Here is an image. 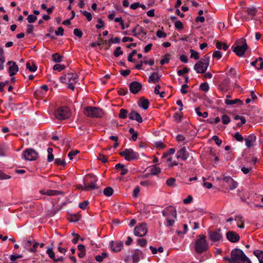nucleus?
Returning a JSON list of instances; mask_svg holds the SVG:
<instances>
[{
  "instance_id": "obj_1",
  "label": "nucleus",
  "mask_w": 263,
  "mask_h": 263,
  "mask_svg": "<svg viewBox=\"0 0 263 263\" xmlns=\"http://www.w3.org/2000/svg\"><path fill=\"white\" fill-rule=\"evenodd\" d=\"M162 214L165 217L164 224L168 227L173 226L177 218L175 208L173 206H167L162 211Z\"/></svg>"
},
{
  "instance_id": "obj_2",
  "label": "nucleus",
  "mask_w": 263,
  "mask_h": 263,
  "mask_svg": "<svg viewBox=\"0 0 263 263\" xmlns=\"http://www.w3.org/2000/svg\"><path fill=\"white\" fill-rule=\"evenodd\" d=\"M231 255V260L233 263H252L244 252L240 249H234L232 250Z\"/></svg>"
},
{
  "instance_id": "obj_3",
  "label": "nucleus",
  "mask_w": 263,
  "mask_h": 263,
  "mask_svg": "<svg viewBox=\"0 0 263 263\" xmlns=\"http://www.w3.org/2000/svg\"><path fill=\"white\" fill-rule=\"evenodd\" d=\"M60 80L62 83L67 84L68 88L73 90L74 85L78 82V75L76 73H68L61 77Z\"/></svg>"
},
{
  "instance_id": "obj_4",
  "label": "nucleus",
  "mask_w": 263,
  "mask_h": 263,
  "mask_svg": "<svg viewBox=\"0 0 263 263\" xmlns=\"http://www.w3.org/2000/svg\"><path fill=\"white\" fill-rule=\"evenodd\" d=\"M210 56L206 55L203 59L196 63L194 66V69L198 73H203L206 70L209 65Z\"/></svg>"
},
{
  "instance_id": "obj_5",
  "label": "nucleus",
  "mask_w": 263,
  "mask_h": 263,
  "mask_svg": "<svg viewBox=\"0 0 263 263\" xmlns=\"http://www.w3.org/2000/svg\"><path fill=\"white\" fill-rule=\"evenodd\" d=\"M84 114L91 118H101L104 115V112L101 108L90 106L84 108Z\"/></svg>"
},
{
  "instance_id": "obj_6",
  "label": "nucleus",
  "mask_w": 263,
  "mask_h": 263,
  "mask_svg": "<svg viewBox=\"0 0 263 263\" xmlns=\"http://www.w3.org/2000/svg\"><path fill=\"white\" fill-rule=\"evenodd\" d=\"M208 248V244L206 237L203 235H199L195 242V250L197 253H201Z\"/></svg>"
},
{
  "instance_id": "obj_7",
  "label": "nucleus",
  "mask_w": 263,
  "mask_h": 263,
  "mask_svg": "<svg viewBox=\"0 0 263 263\" xmlns=\"http://www.w3.org/2000/svg\"><path fill=\"white\" fill-rule=\"evenodd\" d=\"M98 179L97 177L93 175H88L85 180V184L83 187H82V190L83 191H87L88 190H94L97 188L96 184Z\"/></svg>"
},
{
  "instance_id": "obj_8",
  "label": "nucleus",
  "mask_w": 263,
  "mask_h": 263,
  "mask_svg": "<svg viewBox=\"0 0 263 263\" xmlns=\"http://www.w3.org/2000/svg\"><path fill=\"white\" fill-rule=\"evenodd\" d=\"M120 154L128 161L138 159L139 157L138 153L131 148H126L120 152Z\"/></svg>"
},
{
  "instance_id": "obj_9",
  "label": "nucleus",
  "mask_w": 263,
  "mask_h": 263,
  "mask_svg": "<svg viewBox=\"0 0 263 263\" xmlns=\"http://www.w3.org/2000/svg\"><path fill=\"white\" fill-rule=\"evenodd\" d=\"M55 116L60 120L67 119L70 116L69 110L67 107H60L55 111Z\"/></svg>"
},
{
  "instance_id": "obj_10",
  "label": "nucleus",
  "mask_w": 263,
  "mask_h": 263,
  "mask_svg": "<svg viewBox=\"0 0 263 263\" xmlns=\"http://www.w3.org/2000/svg\"><path fill=\"white\" fill-rule=\"evenodd\" d=\"M134 235L136 236L142 237L147 233V227L146 223H143L137 226L134 229Z\"/></svg>"
},
{
  "instance_id": "obj_11",
  "label": "nucleus",
  "mask_w": 263,
  "mask_h": 263,
  "mask_svg": "<svg viewBox=\"0 0 263 263\" xmlns=\"http://www.w3.org/2000/svg\"><path fill=\"white\" fill-rule=\"evenodd\" d=\"M239 42L242 44L241 45H237L234 49V52L238 56L241 57L248 48L246 41L244 39L240 40Z\"/></svg>"
},
{
  "instance_id": "obj_12",
  "label": "nucleus",
  "mask_w": 263,
  "mask_h": 263,
  "mask_svg": "<svg viewBox=\"0 0 263 263\" xmlns=\"http://www.w3.org/2000/svg\"><path fill=\"white\" fill-rule=\"evenodd\" d=\"M210 239L213 242H218L222 238V235L220 230L210 231L208 232Z\"/></svg>"
},
{
  "instance_id": "obj_13",
  "label": "nucleus",
  "mask_w": 263,
  "mask_h": 263,
  "mask_svg": "<svg viewBox=\"0 0 263 263\" xmlns=\"http://www.w3.org/2000/svg\"><path fill=\"white\" fill-rule=\"evenodd\" d=\"M23 156L26 160L32 161L35 160L37 158L38 154L34 149L29 148L24 151Z\"/></svg>"
},
{
  "instance_id": "obj_14",
  "label": "nucleus",
  "mask_w": 263,
  "mask_h": 263,
  "mask_svg": "<svg viewBox=\"0 0 263 263\" xmlns=\"http://www.w3.org/2000/svg\"><path fill=\"white\" fill-rule=\"evenodd\" d=\"M109 246L112 251L118 252L122 250L123 243L122 241H111L109 242Z\"/></svg>"
},
{
  "instance_id": "obj_15",
  "label": "nucleus",
  "mask_w": 263,
  "mask_h": 263,
  "mask_svg": "<svg viewBox=\"0 0 263 263\" xmlns=\"http://www.w3.org/2000/svg\"><path fill=\"white\" fill-rule=\"evenodd\" d=\"M141 84L136 81L132 82L129 85L130 90L133 93H138L141 89Z\"/></svg>"
},
{
  "instance_id": "obj_16",
  "label": "nucleus",
  "mask_w": 263,
  "mask_h": 263,
  "mask_svg": "<svg viewBox=\"0 0 263 263\" xmlns=\"http://www.w3.org/2000/svg\"><path fill=\"white\" fill-rule=\"evenodd\" d=\"M7 64L9 66V73L10 76H12L15 74L18 70V66L13 61H9Z\"/></svg>"
},
{
  "instance_id": "obj_17",
  "label": "nucleus",
  "mask_w": 263,
  "mask_h": 263,
  "mask_svg": "<svg viewBox=\"0 0 263 263\" xmlns=\"http://www.w3.org/2000/svg\"><path fill=\"white\" fill-rule=\"evenodd\" d=\"M176 157L177 159L180 158L183 160H186L188 158L189 154L186 151L185 147L183 146L177 152Z\"/></svg>"
},
{
  "instance_id": "obj_18",
  "label": "nucleus",
  "mask_w": 263,
  "mask_h": 263,
  "mask_svg": "<svg viewBox=\"0 0 263 263\" xmlns=\"http://www.w3.org/2000/svg\"><path fill=\"white\" fill-rule=\"evenodd\" d=\"M227 239L232 242H236L239 239V236L233 231H229L227 233Z\"/></svg>"
},
{
  "instance_id": "obj_19",
  "label": "nucleus",
  "mask_w": 263,
  "mask_h": 263,
  "mask_svg": "<svg viewBox=\"0 0 263 263\" xmlns=\"http://www.w3.org/2000/svg\"><path fill=\"white\" fill-rule=\"evenodd\" d=\"M128 117L130 119L137 121L139 123H142L143 121L140 115L135 111H131L129 114Z\"/></svg>"
},
{
  "instance_id": "obj_20",
  "label": "nucleus",
  "mask_w": 263,
  "mask_h": 263,
  "mask_svg": "<svg viewBox=\"0 0 263 263\" xmlns=\"http://www.w3.org/2000/svg\"><path fill=\"white\" fill-rule=\"evenodd\" d=\"M256 140V137L254 135L252 134L249 135L247 138L245 139L246 145L248 148L251 147L254 145Z\"/></svg>"
},
{
  "instance_id": "obj_21",
  "label": "nucleus",
  "mask_w": 263,
  "mask_h": 263,
  "mask_svg": "<svg viewBox=\"0 0 263 263\" xmlns=\"http://www.w3.org/2000/svg\"><path fill=\"white\" fill-rule=\"evenodd\" d=\"M251 65L256 67L257 70L263 68V59L262 58H258L255 61L251 63Z\"/></svg>"
},
{
  "instance_id": "obj_22",
  "label": "nucleus",
  "mask_w": 263,
  "mask_h": 263,
  "mask_svg": "<svg viewBox=\"0 0 263 263\" xmlns=\"http://www.w3.org/2000/svg\"><path fill=\"white\" fill-rule=\"evenodd\" d=\"M143 253L141 251L136 249L133 255V259L134 263L138 262L140 259V258L142 257Z\"/></svg>"
},
{
  "instance_id": "obj_23",
  "label": "nucleus",
  "mask_w": 263,
  "mask_h": 263,
  "mask_svg": "<svg viewBox=\"0 0 263 263\" xmlns=\"http://www.w3.org/2000/svg\"><path fill=\"white\" fill-rule=\"evenodd\" d=\"M160 77L157 73H153L148 78V82H152L153 83H157L159 80Z\"/></svg>"
},
{
  "instance_id": "obj_24",
  "label": "nucleus",
  "mask_w": 263,
  "mask_h": 263,
  "mask_svg": "<svg viewBox=\"0 0 263 263\" xmlns=\"http://www.w3.org/2000/svg\"><path fill=\"white\" fill-rule=\"evenodd\" d=\"M139 106L144 109H147L149 106L148 100L143 98L141 99L139 103Z\"/></svg>"
},
{
  "instance_id": "obj_25",
  "label": "nucleus",
  "mask_w": 263,
  "mask_h": 263,
  "mask_svg": "<svg viewBox=\"0 0 263 263\" xmlns=\"http://www.w3.org/2000/svg\"><path fill=\"white\" fill-rule=\"evenodd\" d=\"M226 181L229 184L230 189L232 190L236 189L237 186V183L234 181L231 178H227L226 179Z\"/></svg>"
},
{
  "instance_id": "obj_26",
  "label": "nucleus",
  "mask_w": 263,
  "mask_h": 263,
  "mask_svg": "<svg viewBox=\"0 0 263 263\" xmlns=\"http://www.w3.org/2000/svg\"><path fill=\"white\" fill-rule=\"evenodd\" d=\"M230 80L228 77H227L223 80L220 86L221 90L223 91L227 90V87L230 83Z\"/></svg>"
},
{
  "instance_id": "obj_27",
  "label": "nucleus",
  "mask_w": 263,
  "mask_h": 263,
  "mask_svg": "<svg viewBox=\"0 0 263 263\" xmlns=\"http://www.w3.org/2000/svg\"><path fill=\"white\" fill-rule=\"evenodd\" d=\"M224 102L227 105H233L236 103H240V104L242 103V101L239 99H235L234 100H231L229 99H226L224 101Z\"/></svg>"
},
{
  "instance_id": "obj_28",
  "label": "nucleus",
  "mask_w": 263,
  "mask_h": 263,
  "mask_svg": "<svg viewBox=\"0 0 263 263\" xmlns=\"http://www.w3.org/2000/svg\"><path fill=\"white\" fill-rule=\"evenodd\" d=\"M26 68L30 72H34L36 70L37 67L33 62H28L26 63Z\"/></svg>"
},
{
  "instance_id": "obj_29",
  "label": "nucleus",
  "mask_w": 263,
  "mask_h": 263,
  "mask_svg": "<svg viewBox=\"0 0 263 263\" xmlns=\"http://www.w3.org/2000/svg\"><path fill=\"white\" fill-rule=\"evenodd\" d=\"M161 172L160 168L156 165H153L150 168V173L152 175H156L159 174Z\"/></svg>"
},
{
  "instance_id": "obj_30",
  "label": "nucleus",
  "mask_w": 263,
  "mask_h": 263,
  "mask_svg": "<svg viewBox=\"0 0 263 263\" xmlns=\"http://www.w3.org/2000/svg\"><path fill=\"white\" fill-rule=\"evenodd\" d=\"M254 254L258 258L259 263H263V251L256 250L254 252Z\"/></svg>"
},
{
  "instance_id": "obj_31",
  "label": "nucleus",
  "mask_w": 263,
  "mask_h": 263,
  "mask_svg": "<svg viewBox=\"0 0 263 263\" xmlns=\"http://www.w3.org/2000/svg\"><path fill=\"white\" fill-rule=\"evenodd\" d=\"M174 153L175 149L174 148H170L166 153L163 154V157L167 158V161H171L172 158L170 156V155L174 154Z\"/></svg>"
},
{
  "instance_id": "obj_32",
  "label": "nucleus",
  "mask_w": 263,
  "mask_h": 263,
  "mask_svg": "<svg viewBox=\"0 0 263 263\" xmlns=\"http://www.w3.org/2000/svg\"><path fill=\"white\" fill-rule=\"evenodd\" d=\"M228 46L224 43L219 42L216 43V48L219 50L223 49L226 51L228 49Z\"/></svg>"
},
{
  "instance_id": "obj_33",
  "label": "nucleus",
  "mask_w": 263,
  "mask_h": 263,
  "mask_svg": "<svg viewBox=\"0 0 263 263\" xmlns=\"http://www.w3.org/2000/svg\"><path fill=\"white\" fill-rule=\"evenodd\" d=\"M247 12L249 15H250L252 16L255 15L257 12V9L255 7H250L248 8L247 9Z\"/></svg>"
},
{
  "instance_id": "obj_34",
  "label": "nucleus",
  "mask_w": 263,
  "mask_h": 263,
  "mask_svg": "<svg viewBox=\"0 0 263 263\" xmlns=\"http://www.w3.org/2000/svg\"><path fill=\"white\" fill-rule=\"evenodd\" d=\"M107 254L105 252L102 253L101 255H98L96 256V259L98 262H101L104 258H106Z\"/></svg>"
},
{
  "instance_id": "obj_35",
  "label": "nucleus",
  "mask_w": 263,
  "mask_h": 263,
  "mask_svg": "<svg viewBox=\"0 0 263 263\" xmlns=\"http://www.w3.org/2000/svg\"><path fill=\"white\" fill-rule=\"evenodd\" d=\"M196 113L197 114L198 116L200 117H202L204 118H205L208 117V113L206 111H205L204 112H201L200 111V108H196L195 109Z\"/></svg>"
},
{
  "instance_id": "obj_36",
  "label": "nucleus",
  "mask_w": 263,
  "mask_h": 263,
  "mask_svg": "<svg viewBox=\"0 0 263 263\" xmlns=\"http://www.w3.org/2000/svg\"><path fill=\"white\" fill-rule=\"evenodd\" d=\"M228 75L230 76L232 78H236L237 77V74L236 70L233 68H231L227 73Z\"/></svg>"
},
{
  "instance_id": "obj_37",
  "label": "nucleus",
  "mask_w": 263,
  "mask_h": 263,
  "mask_svg": "<svg viewBox=\"0 0 263 263\" xmlns=\"http://www.w3.org/2000/svg\"><path fill=\"white\" fill-rule=\"evenodd\" d=\"M190 52H191V56H190V57L191 58H193V59H194L195 60L199 59V53H198V52H197L195 50L191 49L190 50Z\"/></svg>"
},
{
  "instance_id": "obj_38",
  "label": "nucleus",
  "mask_w": 263,
  "mask_h": 263,
  "mask_svg": "<svg viewBox=\"0 0 263 263\" xmlns=\"http://www.w3.org/2000/svg\"><path fill=\"white\" fill-rule=\"evenodd\" d=\"M40 193H41L43 195H46L48 196H51L54 195L55 191L54 190H47V191H44V190H41L40 191Z\"/></svg>"
},
{
  "instance_id": "obj_39",
  "label": "nucleus",
  "mask_w": 263,
  "mask_h": 263,
  "mask_svg": "<svg viewBox=\"0 0 263 263\" xmlns=\"http://www.w3.org/2000/svg\"><path fill=\"white\" fill-rule=\"evenodd\" d=\"M113 193V190L111 187H107L104 190V194L107 196H110Z\"/></svg>"
},
{
  "instance_id": "obj_40",
  "label": "nucleus",
  "mask_w": 263,
  "mask_h": 263,
  "mask_svg": "<svg viewBox=\"0 0 263 263\" xmlns=\"http://www.w3.org/2000/svg\"><path fill=\"white\" fill-rule=\"evenodd\" d=\"M175 178H170L166 180V183L169 186H174L175 184Z\"/></svg>"
},
{
  "instance_id": "obj_41",
  "label": "nucleus",
  "mask_w": 263,
  "mask_h": 263,
  "mask_svg": "<svg viewBox=\"0 0 263 263\" xmlns=\"http://www.w3.org/2000/svg\"><path fill=\"white\" fill-rule=\"evenodd\" d=\"M62 57L58 53H55L52 55L53 61L55 62H61Z\"/></svg>"
},
{
  "instance_id": "obj_42",
  "label": "nucleus",
  "mask_w": 263,
  "mask_h": 263,
  "mask_svg": "<svg viewBox=\"0 0 263 263\" xmlns=\"http://www.w3.org/2000/svg\"><path fill=\"white\" fill-rule=\"evenodd\" d=\"M82 14L86 17L88 21H91L92 17V15L90 12H87V11H81Z\"/></svg>"
},
{
  "instance_id": "obj_43",
  "label": "nucleus",
  "mask_w": 263,
  "mask_h": 263,
  "mask_svg": "<svg viewBox=\"0 0 263 263\" xmlns=\"http://www.w3.org/2000/svg\"><path fill=\"white\" fill-rule=\"evenodd\" d=\"M123 54V51L121 50V48L120 47H118L116 48L114 52V55L116 57H118L120 55Z\"/></svg>"
},
{
  "instance_id": "obj_44",
  "label": "nucleus",
  "mask_w": 263,
  "mask_h": 263,
  "mask_svg": "<svg viewBox=\"0 0 263 263\" xmlns=\"http://www.w3.org/2000/svg\"><path fill=\"white\" fill-rule=\"evenodd\" d=\"M127 111L124 109H121L120 111L119 117L121 119H125L127 117Z\"/></svg>"
},
{
  "instance_id": "obj_45",
  "label": "nucleus",
  "mask_w": 263,
  "mask_h": 263,
  "mask_svg": "<svg viewBox=\"0 0 263 263\" xmlns=\"http://www.w3.org/2000/svg\"><path fill=\"white\" fill-rule=\"evenodd\" d=\"M47 253L50 258L53 260L55 259V256L52 249H48L47 250Z\"/></svg>"
},
{
  "instance_id": "obj_46",
  "label": "nucleus",
  "mask_w": 263,
  "mask_h": 263,
  "mask_svg": "<svg viewBox=\"0 0 263 263\" xmlns=\"http://www.w3.org/2000/svg\"><path fill=\"white\" fill-rule=\"evenodd\" d=\"M221 120L222 123L224 124H228L230 122V117L226 115H222L221 117Z\"/></svg>"
},
{
  "instance_id": "obj_47",
  "label": "nucleus",
  "mask_w": 263,
  "mask_h": 263,
  "mask_svg": "<svg viewBox=\"0 0 263 263\" xmlns=\"http://www.w3.org/2000/svg\"><path fill=\"white\" fill-rule=\"evenodd\" d=\"M65 66L64 65L57 64H55V65H54L53 68L54 70H58V71H61L62 70H63L65 68Z\"/></svg>"
},
{
  "instance_id": "obj_48",
  "label": "nucleus",
  "mask_w": 263,
  "mask_h": 263,
  "mask_svg": "<svg viewBox=\"0 0 263 263\" xmlns=\"http://www.w3.org/2000/svg\"><path fill=\"white\" fill-rule=\"evenodd\" d=\"M213 57L217 60L220 59L222 57V53L219 51H215L213 53Z\"/></svg>"
},
{
  "instance_id": "obj_49",
  "label": "nucleus",
  "mask_w": 263,
  "mask_h": 263,
  "mask_svg": "<svg viewBox=\"0 0 263 263\" xmlns=\"http://www.w3.org/2000/svg\"><path fill=\"white\" fill-rule=\"evenodd\" d=\"M234 137L239 142H242L243 140V137L238 132L235 133Z\"/></svg>"
},
{
  "instance_id": "obj_50",
  "label": "nucleus",
  "mask_w": 263,
  "mask_h": 263,
  "mask_svg": "<svg viewBox=\"0 0 263 263\" xmlns=\"http://www.w3.org/2000/svg\"><path fill=\"white\" fill-rule=\"evenodd\" d=\"M200 88L201 89V90L206 92L208 91V90L209 89V86L207 83H203L201 84L200 86Z\"/></svg>"
},
{
  "instance_id": "obj_51",
  "label": "nucleus",
  "mask_w": 263,
  "mask_h": 263,
  "mask_svg": "<svg viewBox=\"0 0 263 263\" xmlns=\"http://www.w3.org/2000/svg\"><path fill=\"white\" fill-rule=\"evenodd\" d=\"M36 16L34 15H29L27 17L28 22L30 23H34L36 20Z\"/></svg>"
},
{
  "instance_id": "obj_52",
  "label": "nucleus",
  "mask_w": 263,
  "mask_h": 263,
  "mask_svg": "<svg viewBox=\"0 0 263 263\" xmlns=\"http://www.w3.org/2000/svg\"><path fill=\"white\" fill-rule=\"evenodd\" d=\"M157 36L159 38H164L166 36V34L162 30H159L156 32Z\"/></svg>"
},
{
  "instance_id": "obj_53",
  "label": "nucleus",
  "mask_w": 263,
  "mask_h": 263,
  "mask_svg": "<svg viewBox=\"0 0 263 263\" xmlns=\"http://www.w3.org/2000/svg\"><path fill=\"white\" fill-rule=\"evenodd\" d=\"M11 178V176L5 174L2 171H0V179L1 180H4V179H8Z\"/></svg>"
},
{
  "instance_id": "obj_54",
  "label": "nucleus",
  "mask_w": 263,
  "mask_h": 263,
  "mask_svg": "<svg viewBox=\"0 0 263 263\" xmlns=\"http://www.w3.org/2000/svg\"><path fill=\"white\" fill-rule=\"evenodd\" d=\"M183 232H181L180 231H177L176 232L177 233L178 235L185 234L187 232V231H188V226H187V225L186 224H184L183 225Z\"/></svg>"
},
{
  "instance_id": "obj_55",
  "label": "nucleus",
  "mask_w": 263,
  "mask_h": 263,
  "mask_svg": "<svg viewBox=\"0 0 263 263\" xmlns=\"http://www.w3.org/2000/svg\"><path fill=\"white\" fill-rule=\"evenodd\" d=\"M0 62L2 63H5V62L4 51L2 47H0Z\"/></svg>"
},
{
  "instance_id": "obj_56",
  "label": "nucleus",
  "mask_w": 263,
  "mask_h": 263,
  "mask_svg": "<svg viewBox=\"0 0 263 263\" xmlns=\"http://www.w3.org/2000/svg\"><path fill=\"white\" fill-rule=\"evenodd\" d=\"M55 163L57 165H60L64 166L65 165V162L64 159L61 158H57L54 161Z\"/></svg>"
},
{
  "instance_id": "obj_57",
  "label": "nucleus",
  "mask_w": 263,
  "mask_h": 263,
  "mask_svg": "<svg viewBox=\"0 0 263 263\" xmlns=\"http://www.w3.org/2000/svg\"><path fill=\"white\" fill-rule=\"evenodd\" d=\"M241 170L244 174L247 175L252 170V168L251 167H246L243 166L241 167Z\"/></svg>"
},
{
  "instance_id": "obj_58",
  "label": "nucleus",
  "mask_w": 263,
  "mask_h": 263,
  "mask_svg": "<svg viewBox=\"0 0 263 263\" xmlns=\"http://www.w3.org/2000/svg\"><path fill=\"white\" fill-rule=\"evenodd\" d=\"M213 140L215 142L216 144L217 145H220L222 143V140L219 138V137L217 136H214L212 137Z\"/></svg>"
},
{
  "instance_id": "obj_59",
  "label": "nucleus",
  "mask_w": 263,
  "mask_h": 263,
  "mask_svg": "<svg viewBox=\"0 0 263 263\" xmlns=\"http://www.w3.org/2000/svg\"><path fill=\"white\" fill-rule=\"evenodd\" d=\"M79 153V151H77V150H75V151H71L69 153H68V157L69 158V159L70 160H72L73 159V157L75 155H76L77 154H78Z\"/></svg>"
},
{
  "instance_id": "obj_60",
  "label": "nucleus",
  "mask_w": 263,
  "mask_h": 263,
  "mask_svg": "<svg viewBox=\"0 0 263 263\" xmlns=\"http://www.w3.org/2000/svg\"><path fill=\"white\" fill-rule=\"evenodd\" d=\"M237 218L238 220V222L237 223V225L238 227H239L241 229L243 228H244V223H243V221L241 220V218L239 217H237Z\"/></svg>"
},
{
  "instance_id": "obj_61",
  "label": "nucleus",
  "mask_w": 263,
  "mask_h": 263,
  "mask_svg": "<svg viewBox=\"0 0 263 263\" xmlns=\"http://www.w3.org/2000/svg\"><path fill=\"white\" fill-rule=\"evenodd\" d=\"M73 33L76 36H77L80 38L82 36V34H83L82 32L80 29H74Z\"/></svg>"
},
{
  "instance_id": "obj_62",
  "label": "nucleus",
  "mask_w": 263,
  "mask_h": 263,
  "mask_svg": "<svg viewBox=\"0 0 263 263\" xmlns=\"http://www.w3.org/2000/svg\"><path fill=\"white\" fill-rule=\"evenodd\" d=\"M88 201H85L83 202H81V203H80L79 204V206L82 209H83V210H85L86 209L87 205H88Z\"/></svg>"
},
{
  "instance_id": "obj_63",
  "label": "nucleus",
  "mask_w": 263,
  "mask_h": 263,
  "mask_svg": "<svg viewBox=\"0 0 263 263\" xmlns=\"http://www.w3.org/2000/svg\"><path fill=\"white\" fill-rule=\"evenodd\" d=\"M55 33L57 35H63L64 33V29L62 27H59L57 30L55 31Z\"/></svg>"
},
{
  "instance_id": "obj_64",
  "label": "nucleus",
  "mask_w": 263,
  "mask_h": 263,
  "mask_svg": "<svg viewBox=\"0 0 263 263\" xmlns=\"http://www.w3.org/2000/svg\"><path fill=\"white\" fill-rule=\"evenodd\" d=\"M193 200V197L191 195H189L186 198L183 199V202L184 204H189Z\"/></svg>"
}]
</instances>
